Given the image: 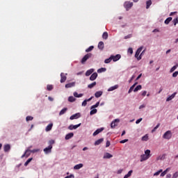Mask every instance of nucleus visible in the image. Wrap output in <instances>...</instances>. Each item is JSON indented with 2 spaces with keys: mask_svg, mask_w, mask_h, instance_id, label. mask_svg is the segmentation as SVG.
I'll return each instance as SVG.
<instances>
[{
  "mask_svg": "<svg viewBox=\"0 0 178 178\" xmlns=\"http://www.w3.org/2000/svg\"><path fill=\"white\" fill-rule=\"evenodd\" d=\"M92 54H91V53L87 54L86 55H85V56L82 58V59H81V63L82 65H85L86 63L87 62V60H88V59H90V58H92Z\"/></svg>",
  "mask_w": 178,
  "mask_h": 178,
  "instance_id": "obj_1",
  "label": "nucleus"
},
{
  "mask_svg": "<svg viewBox=\"0 0 178 178\" xmlns=\"http://www.w3.org/2000/svg\"><path fill=\"white\" fill-rule=\"evenodd\" d=\"M142 51L143 47H140L136 51L135 58H136L138 60H141V56H140V54L141 53Z\"/></svg>",
  "mask_w": 178,
  "mask_h": 178,
  "instance_id": "obj_2",
  "label": "nucleus"
},
{
  "mask_svg": "<svg viewBox=\"0 0 178 178\" xmlns=\"http://www.w3.org/2000/svg\"><path fill=\"white\" fill-rule=\"evenodd\" d=\"M163 138H165V140H170V138H172V131H167L163 135Z\"/></svg>",
  "mask_w": 178,
  "mask_h": 178,
  "instance_id": "obj_3",
  "label": "nucleus"
},
{
  "mask_svg": "<svg viewBox=\"0 0 178 178\" xmlns=\"http://www.w3.org/2000/svg\"><path fill=\"white\" fill-rule=\"evenodd\" d=\"M124 6L126 10H129V9H130L133 6V2L126 1L124 3Z\"/></svg>",
  "mask_w": 178,
  "mask_h": 178,
  "instance_id": "obj_4",
  "label": "nucleus"
},
{
  "mask_svg": "<svg viewBox=\"0 0 178 178\" xmlns=\"http://www.w3.org/2000/svg\"><path fill=\"white\" fill-rule=\"evenodd\" d=\"M120 122V120L119 118H117L114 120L111 123V129H115L118 124L116 123H119Z\"/></svg>",
  "mask_w": 178,
  "mask_h": 178,
  "instance_id": "obj_5",
  "label": "nucleus"
},
{
  "mask_svg": "<svg viewBox=\"0 0 178 178\" xmlns=\"http://www.w3.org/2000/svg\"><path fill=\"white\" fill-rule=\"evenodd\" d=\"M44 154H48L52 152V145H49L47 147L43 149Z\"/></svg>",
  "mask_w": 178,
  "mask_h": 178,
  "instance_id": "obj_6",
  "label": "nucleus"
},
{
  "mask_svg": "<svg viewBox=\"0 0 178 178\" xmlns=\"http://www.w3.org/2000/svg\"><path fill=\"white\" fill-rule=\"evenodd\" d=\"M80 126H81V123H79L76 125L70 124L68 127V129H69V130H76V129H79V127H80Z\"/></svg>",
  "mask_w": 178,
  "mask_h": 178,
  "instance_id": "obj_7",
  "label": "nucleus"
},
{
  "mask_svg": "<svg viewBox=\"0 0 178 178\" xmlns=\"http://www.w3.org/2000/svg\"><path fill=\"white\" fill-rule=\"evenodd\" d=\"M111 56L112 60H113L114 62H118V60H119V59L122 58V56H120V54H117L115 56L111 55Z\"/></svg>",
  "mask_w": 178,
  "mask_h": 178,
  "instance_id": "obj_8",
  "label": "nucleus"
},
{
  "mask_svg": "<svg viewBox=\"0 0 178 178\" xmlns=\"http://www.w3.org/2000/svg\"><path fill=\"white\" fill-rule=\"evenodd\" d=\"M81 114H80V113H77L72 115L70 118V120H74V119H79V118H81Z\"/></svg>",
  "mask_w": 178,
  "mask_h": 178,
  "instance_id": "obj_9",
  "label": "nucleus"
},
{
  "mask_svg": "<svg viewBox=\"0 0 178 178\" xmlns=\"http://www.w3.org/2000/svg\"><path fill=\"white\" fill-rule=\"evenodd\" d=\"M31 149H27L24 152V154L22 156V158H24V156H26V158H29V156H30L31 155Z\"/></svg>",
  "mask_w": 178,
  "mask_h": 178,
  "instance_id": "obj_10",
  "label": "nucleus"
},
{
  "mask_svg": "<svg viewBox=\"0 0 178 178\" xmlns=\"http://www.w3.org/2000/svg\"><path fill=\"white\" fill-rule=\"evenodd\" d=\"M102 131H104V128H99L97 129L92 134L93 137H95V136H98V134H99V133H102Z\"/></svg>",
  "mask_w": 178,
  "mask_h": 178,
  "instance_id": "obj_11",
  "label": "nucleus"
},
{
  "mask_svg": "<svg viewBox=\"0 0 178 178\" xmlns=\"http://www.w3.org/2000/svg\"><path fill=\"white\" fill-rule=\"evenodd\" d=\"M176 94H177V92H175L172 95H171L170 96H169L167 99H166V102H169V101H172V99H173V98H175L176 97Z\"/></svg>",
  "mask_w": 178,
  "mask_h": 178,
  "instance_id": "obj_12",
  "label": "nucleus"
},
{
  "mask_svg": "<svg viewBox=\"0 0 178 178\" xmlns=\"http://www.w3.org/2000/svg\"><path fill=\"white\" fill-rule=\"evenodd\" d=\"M97 77H98V74L97 72H95L90 76V80L91 81H94V80H95Z\"/></svg>",
  "mask_w": 178,
  "mask_h": 178,
  "instance_id": "obj_13",
  "label": "nucleus"
},
{
  "mask_svg": "<svg viewBox=\"0 0 178 178\" xmlns=\"http://www.w3.org/2000/svg\"><path fill=\"white\" fill-rule=\"evenodd\" d=\"M149 158V156L145 155V154H142L140 156V162H144V161H147V159H148Z\"/></svg>",
  "mask_w": 178,
  "mask_h": 178,
  "instance_id": "obj_14",
  "label": "nucleus"
},
{
  "mask_svg": "<svg viewBox=\"0 0 178 178\" xmlns=\"http://www.w3.org/2000/svg\"><path fill=\"white\" fill-rule=\"evenodd\" d=\"M84 165L83 163H79L74 166V170H79V169H81Z\"/></svg>",
  "mask_w": 178,
  "mask_h": 178,
  "instance_id": "obj_15",
  "label": "nucleus"
},
{
  "mask_svg": "<svg viewBox=\"0 0 178 178\" xmlns=\"http://www.w3.org/2000/svg\"><path fill=\"white\" fill-rule=\"evenodd\" d=\"M54 127V124L50 123L49 124L46 128H45V131H51V130H52V127Z\"/></svg>",
  "mask_w": 178,
  "mask_h": 178,
  "instance_id": "obj_16",
  "label": "nucleus"
},
{
  "mask_svg": "<svg viewBox=\"0 0 178 178\" xmlns=\"http://www.w3.org/2000/svg\"><path fill=\"white\" fill-rule=\"evenodd\" d=\"M3 150L4 152H9V151L10 150V145H5L3 147Z\"/></svg>",
  "mask_w": 178,
  "mask_h": 178,
  "instance_id": "obj_17",
  "label": "nucleus"
},
{
  "mask_svg": "<svg viewBox=\"0 0 178 178\" xmlns=\"http://www.w3.org/2000/svg\"><path fill=\"white\" fill-rule=\"evenodd\" d=\"M113 156L109 153H106L103 158L104 159H111V158H112Z\"/></svg>",
  "mask_w": 178,
  "mask_h": 178,
  "instance_id": "obj_18",
  "label": "nucleus"
},
{
  "mask_svg": "<svg viewBox=\"0 0 178 178\" xmlns=\"http://www.w3.org/2000/svg\"><path fill=\"white\" fill-rule=\"evenodd\" d=\"M119 88V85H115L114 86H111L108 89V92L114 91V90H118Z\"/></svg>",
  "mask_w": 178,
  "mask_h": 178,
  "instance_id": "obj_19",
  "label": "nucleus"
},
{
  "mask_svg": "<svg viewBox=\"0 0 178 178\" xmlns=\"http://www.w3.org/2000/svg\"><path fill=\"white\" fill-rule=\"evenodd\" d=\"M60 77H61V79H60V83H65V81H66V76H65V74L64 73H61L60 74Z\"/></svg>",
  "mask_w": 178,
  "mask_h": 178,
  "instance_id": "obj_20",
  "label": "nucleus"
},
{
  "mask_svg": "<svg viewBox=\"0 0 178 178\" xmlns=\"http://www.w3.org/2000/svg\"><path fill=\"white\" fill-rule=\"evenodd\" d=\"M102 94H104V92L102 91H97L95 93V98H99V97H101L102 95Z\"/></svg>",
  "mask_w": 178,
  "mask_h": 178,
  "instance_id": "obj_21",
  "label": "nucleus"
},
{
  "mask_svg": "<svg viewBox=\"0 0 178 178\" xmlns=\"http://www.w3.org/2000/svg\"><path fill=\"white\" fill-rule=\"evenodd\" d=\"M73 95L75 98H81V97H83V93H80L79 94L77 92H74L73 93Z\"/></svg>",
  "mask_w": 178,
  "mask_h": 178,
  "instance_id": "obj_22",
  "label": "nucleus"
},
{
  "mask_svg": "<svg viewBox=\"0 0 178 178\" xmlns=\"http://www.w3.org/2000/svg\"><path fill=\"white\" fill-rule=\"evenodd\" d=\"M104 142V138H102L100 139H98L95 142V145H99V144H102Z\"/></svg>",
  "mask_w": 178,
  "mask_h": 178,
  "instance_id": "obj_23",
  "label": "nucleus"
},
{
  "mask_svg": "<svg viewBox=\"0 0 178 178\" xmlns=\"http://www.w3.org/2000/svg\"><path fill=\"white\" fill-rule=\"evenodd\" d=\"M92 73H94V69L88 70L86 72V76H90V74H92Z\"/></svg>",
  "mask_w": 178,
  "mask_h": 178,
  "instance_id": "obj_24",
  "label": "nucleus"
},
{
  "mask_svg": "<svg viewBox=\"0 0 178 178\" xmlns=\"http://www.w3.org/2000/svg\"><path fill=\"white\" fill-rule=\"evenodd\" d=\"M104 42H99L98 44L99 49H101V51H102V49H104Z\"/></svg>",
  "mask_w": 178,
  "mask_h": 178,
  "instance_id": "obj_25",
  "label": "nucleus"
},
{
  "mask_svg": "<svg viewBox=\"0 0 178 178\" xmlns=\"http://www.w3.org/2000/svg\"><path fill=\"white\" fill-rule=\"evenodd\" d=\"M151 5H152V1L151 0H148L146 2V9H149V6H151Z\"/></svg>",
  "mask_w": 178,
  "mask_h": 178,
  "instance_id": "obj_26",
  "label": "nucleus"
},
{
  "mask_svg": "<svg viewBox=\"0 0 178 178\" xmlns=\"http://www.w3.org/2000/svg\"><path fill=\"white\" fill-rule=\"evenodd\" d=\"M166 156L165 154H163L162 156H159L156 158V161H163V159H165V157Z\"/></svg>",
  "mask_w": 178,
  "mask_h": 178,
  "instance_id": "obj_27",
  "label": "nucleus"
},
{
  "mask_svg": "<svg viewBox=\"0 0 178 178\" xmlns=\"http://www.w3.org/2000/svg\"><path fill=\"white\" fill-rule=\"evenodd\" d=\"M138 83L136 82L132 86H131V88H129L128 93L130 94V92H131V91H133L134 90V87H136V86H137Z\"/></svg>",
  "mask_w": 178,
  "mask_h": 178,
  "instance_id": "obj_28",
  "label": "nucleus"
},
{
  "mask_svg": "<svg viewBox=\"0 0 178 178\" xmlns=\"http://www.w3.org/2000/svg\"><path fill=\"white\" fill-rule=\"evenodd\" d=\"M172 17H168V18L165 20V22H164L165 24H169V23H170V22H172Z\"/></svg>",
  "mask_w": 178,
  "mask_h": 178,
  "instance_id": "obj_29",
  "label": "nucleus"
},
{
  "mask_svg": "<svg viewBox=\"0 0 178 178\" xmlns=\"http://www.w3.org/2000/svg\"><path fill=\"white\" fill-rule=\"evenodd\" d=\"M76 86V82H71L67 83V88H72V87H74Z\"/></svg>",
  "mask_w": 178,
  "mask_h": 178,
  "instance_id": "obj_30",
  "label": "nucleus"
},
{
  "mask_svg": "<svg viewBox=\"0 0 178 178\" xmlns=\"http://www.w3.org/2000/svg\"><path fill=\"white\" fill-rule=\"evenodd\" d=\"M67 111V108H64L63 109H62L59 113L60 116H62V115H65V113H66Z\"/></svg>",
  "mask_w": 178,
  "mask_h": 178,
  "instance_id": "obj_31",
  "label": "nucleus"
},
{
  "mask_svg": "<svg viewBox=\"0 0 178 178\" xmlns=\"http://www.w3.org/2000/svg\"><path fill=\"white\" fill-rule=\"evenodd\" d=\"M133 173V170H131L128 172L127 175H124V178H129L130 176H131V174Z\"/></svg>",
  "mask_w": 178,
  "mask_h": 178,
  "instance_id": "obj_32",
  "label": "nucleus"
},
{
  "mask_svg": "<svg viewBox=\"0 0 178 178\" xmlns=\"http://www.w3.org/2000/svg\"><path fill=\"white\" fill-rule=\"evenodd\" d=\"M141 88H143V86H141V85H138L134 88V92H137V91H139Z\"/></svg>",
  "mask_w": 178,
  "mask_h": 178,
  "instance_id": "obj_33",
  "label": "nucleus"
},
{
  "mask_svg": "<svg viewBox=\"0 0 178 178\" xmlns=\"http://www.w3.org/2000/svg\"><path fill=\"white\" fill-rule=\"evenodd\" d=\"M97 86V82H93L88 86V88H94Z\"/></svg>",
  "mask_w": 178,
  "mask_h": 178,
  "instance_id": "obj_34",
  "label": "nucleus"
},
{
  "mask_svg": "<svg viewBox=\"0 0 178 178\" xmlns=\"http://www.w3.org/2000/svg\"><path fill=\"white\" fill-rule=\"evenodd\" d=\"M69 102H76V98L73 96H70L68 97Z\"/></svg>",
  "mask_w": 178,
  "mask_h": 178,
  "instance_id": "obj_35",
  "label": "nucleus"
},
{
  "mask_svg": "<svg viewBox=\"0 0 178 178\" xmlns=\"http://www.w3.org/2000/svg\"><path fill=\"white\" fill-rule=\"evenodd\" d=\"M104 72H106V68L105 67H102L97 70V73H104Z\"/></svg>",
  "mask_w": 178,
  "mask_h": 178,
  "instance_id": "obj_36",
  "label": "nucleus"
},
{
  "mask_svg": "<svg viewBox=\"0 0 178 178\" xmlns=\"http://www.w3.org/2000/svg\"><path fill=\"white\" fill-rule=\"evenodd\" d=\"M168 172H169V168H167L165 170H164L163 172H161V177H163L166 173H168Z\"/></svg>",
  "mask_w": 178,
  "mask_h": 178,
  "instance_id": "obj_37",
  "label": "nucleus"
},
{
  "mask_svg": "<svg viewBox=\"0 0 178 178\" xmlns=\"http://www.w3.org/2000/svg\"><path fill=\"white\" fill-rule=\"evenodd\" d=\"M47 91H52V90H54V86L52 85H47Z\"/></svg>",
  "mask_w": 178,
  "mask_h": 178,
  "instance_id": "obj_38",
  "label": "nucleus"
},
{
  "mask_svg": "<svg viewBox=\"0 0 178 178\" xmlns=\"http://www.w3.org/2000/svg\"><path fill=\"white\" fill-rule=\"evenodd\" d=\"M102 38L104 40H108V32H104L102 35Z\"/></svg>",
  "mask_w": 178,
  "mask_h": 178,
  "instance_id": "obj_39",
  "label": "nucleus"
},
{
  "mask_svg": "<svg viewBox=\"0 0 178 178\" xmlns=\"http://www.w3.org/2000/svg\"><path fill=\"white\" fill-rule=\"evenodd\" d=\"M111 62H112V57H111V56H110V58H106L104 60V63H111Z\"/></svg>",
  "mask_w": 178,
  "mask_h": 178,
  "instance_id": "obj_40",
  "label": "nucleus"
},
{
  "mask_svg": "<svg viewBox=\"0 0 178 178\" xmlns=\"http://www.w3.org/2000/svg\"><path fill=\"white\" fill-rule=\"evenodd\" d=\"M94 49V46H90L86 49V52H91Z\"/></svg>",
  "mask_w": 178,
  "mask_h": 178,
  "instance_id": "obj_41",
  "label": "nucleus"
},
{
  "mask_svg": "<svg viewBox=\"0 0 178 178\" xmlns=\"http://www.w3.org/2000/svg\"><path fill=\"white\" fill-rule=\"evenodd\" d=\"M99 106V102H97L95 105L90 107V109H94L95 108H98Z\"/></svg>",
  "mask_w": 178,
  "mask_h": 178,
  "instance_id": "obj_42",
  "label": "nucleus"
},
{
  "mask_svg": "<svg viewBox=\"0 0 178 178\" xmlns=\"http://www.w3.org/2000/svg\"><path fill=\"white\" fill-rule=\"evenodd\" d=\"M97 108H93L90 112V115H95V113H97Z\"/></svg>",
  "mask_w": 178,
  "mask_h": 178,
  "instance_id": "obj_43",
  "label": "nucleus"
},
{
  "mask_svg": "<svg viewBox=\"0 0 178 178\" xmlns=\"http://www.w3.org/2000/svg\"><path fill=\"white\" fill-rule=\"evenodd\" d=\"M31 161H33V158L29 159L24 163V166H27V165H29V163H30L31 162Z\"/></svg>",
  "mask_w": 178,
  "mask_h": 178,
  "instance_id": "obj_44",
  "label": "nucleus"
},
{
  "mask_svg": "<svg viewBox=\"0 0 178 178\" xmlns=\"http://www.w3.org/2000/svg\"><path fill=\"white\" fill-rule=\"evenodd\" d=\"M178 67V65H174L170 70V73H173V71H175V70H177Z\"/></svg>",
  "mask_w": 178,
  "mask_h": 178,
  "instance_id": "obj_45",
  "label": "nucleus"
},
{
  "mask_svg": "<svg viewBox=\"0 0 178 178\" xmlns=\"http://www.w3.org/2000/svg\"><path fill=\"white\" fill-rule=\"evenodd\" d=\"M159 126H161V124H157V125L152 130V133H154V131H156V129L159 128Z\"/></svg>",
  "mask_w": 178,
  "mask_h": 178,
  "instance_id": "obj_46",
  "label": "nucleus"
},
{
  "mask_svg": "<svg viewBox=\"0 0 178 178\" xmlns=\"http://www.w3.org/2000/svg\"><path fill=\"white\" fill-rule=\"evenodd\" d=\"M142 141H148V135H145L142 137Z\"/></svg>",
  "mask_w": 178,
  "mask_h": 178,
  "instance_id": "obj_47",
  "label": "nucleus"
},
{
  "mask_svg": "<svg viewBox=\"0 0 178 178\" xmlns=\"http://www.w3.org/2000/svg\"><path fill=\"white\" fill-rule=\"evenodd\" d=\"M172 23H173L174 26H176V24H177V23H178V17H177L175 19H174L172 20Z\"/></svg>",
  "mask_w": 178,
  "mask_h": 178,
  "instance_id": "obj_48",
  "label": "nucleus"
},
{
  "mask_svg": "<svg viewBox=\"0 0 178 178\" xmlns=\"http://www.w3.org/2000/svg\"><path fill=\"white\" fill-rule=\"evenodd\" d=\"M73 136H74V134H73L72 132L67 134V140L72 138Z\"/></svg>",
  "mask_w": 178,
  "mask_h": 178,
  "instance_id": "obj_49",
  "label": "nucleus"
},
{
  "mask_svg": "<svg viewBox=\"0 0 178 178\" xmlns=\"http://www.w3.org/2000/svg\"><path fill=\"white\" fill-rule=\"evenodd\" d=\"M163 170L162 169L159 170V171L156 172L154 174V176H159V174L162 173Z\"/></svg>",
  "mask_w": 178,
  "mask_h": 178,
  "instance_id": "obj_50",
  "label": "nucleus"
},
{
  "mask_svg": "<svg viewBox=\"0 0 178 178\" xmlns=\"http://www.w3.org/2000/svg\"><path fill=\"white\" fill-rule=\"evenodd\" d=\"M149 154H151V150H149V149H147L145 152V155H146L147 156H149Z\"/></svg>",
  "mask_w": 178,
  "mask_h": 178,
  "instance_id": "obj_51",
  "label": "nucleus"
},
{
  "mask_svg": "<svg viewBox=\"0 0 178 178\" xmlns=\"http://www.w3.org/2000/svg\"><path fill=\"white\" fill-rule=\"evenodd\" d=\"M33 119H34V118H33V117H31V116H27V117L26 118V122H30V120H33Z\"/></svg>",
  "mask_w": 178,
  "mask_h": 178,
  "instance_id": "obj_52",
  "label": "nucleus"
},
{
  "mask_svg": "<svg viewBox=\"0 0 178 178\" xmlns=\"http://www.w3.org/2000/svg\"><path fill=\"white\" fill-rule=\"evenodd\" d=\"M31 152H32V154H35V152H40V149H34L33 150H31Z\"/></svg>",
  "mask_w": 178,
  "mask_h": 178,
  "instance_id": "obj_53",
  "label": "nucleus"
},
{
  "mask_svg": "<svg viewBox=\"0 0 178 178\" xmlns=\"http://www.w3.org/2000/svg\"><path fill=\"white\" fill-rule=\"evenodd\" d=\"M128 52H129V54H131V55H133V48L129 47V48L128 49Z\"/></svg>",
  "mask_w": 178,
  "mask_h": 178,
  "instance_id": "obj_54",
  "label": "nucleus"
},
{
  "mask_svg": "<svg viewBox=\"0 0 178 178\" xmlns=\"http://www.w3.org/2000/svg\"><path fill=\"white\" fill-rule=\"evenodd\" d=\"M177 76H178V71H176L172 74V77H177Z\"/></svg>",
  "mask_w": 178,
  "mask_h": 178,
  "instance_id": "obj_55",
  "label": "nucleus"
},
{
  "mask_svg": "<svg viewBox=\"0 0 178 178\" xmlns=\"http://www.w3.org/2000/svg\"><path fill=\"white\" fill-rule=\"evenodd\" d=\"M127 141H129V139H124L121 140L120 143V144H124V143H127Z\"/></svg>",
  "mask_w": 178,
  "mask_h": 178,
  "instance_id": "obj_56",
  "label": "nucleus"
},
{
  "mask_svg": "<svg viewBox=\"0 0 178 178\" xmlns=\"http://www.w3.org/2000/svg\"><path fill=\"white\" fill-rule=\"evenodd\" d=\"M178 177V172H176L173 174L172 178H177Z\"/></svg>",
  "mask_w": 178,
  "mask_h": 178,
  "instance_id": "obj_57",
  "label": "nucleus"
},
{
  "mask_svg": "<svg viewBox=\"0 0 178 178\" xmlns=\"http://www.w3.org/2000/svg\"><path fill=\"white\" fill-rule=\"evenodd\" d=\"M82 106H87V101L86 99L82 102Z\"/></svg>",
  "mask_w": 178,
  "mask_h": 178,
  "instance_id": "obj_58",
  "label": "nucleus"
},
{
  "mask_svg": "<svg viewBox=\"0 0 178 178\" xmlns=\"http://www.w3.org/2000/svg\"><path fill=\"white\" fill-rule=\"evenodd\" d=\"M49 145H52L53 144H55V140H49Z\"/></svg>",
  "mask_w": 178,
  "mask_h": 178,
  "instance_id": "obj_59",
  "label": "nucleus"
},
{
  "mask_svg": "<svg viewBox=\"0 0 178 178\" xmlns=\"http://www.w3.org/2000/svg\"><path fill=\"white\" fill-rule=\"evenodd\" d=\"M142 120H143V118H139L138 120H137L136 121V124H138V123H140V122H142Z\"/></svg>",
  "mask_w": 178,
  "mask_h": 178,
  "instance_id": "obj_60",
  "label": "nucleus"
},
{
  "mask_svg": "<svg viewBox=\"0 0 178 178\" xmlns=\"http://www.w3.org/2000/svg\"><path fill=\"white\" fill-rule=\"evenodd\" d=\"M128 38H131V34L127 35V36H124V40H127Z\"/></svg>",
  "mask_w": 178,
  "mask_h": 178,
  "instance_id": "obj_61",
  "label": "nucleus"
},
{
  "mask_svg": "<svg viewBox=\"0 0 178 178\" xmlns=\"http://www.w3.org/2000/svg\"><path fill=\"white\" fill-rule=\"evenodd\" d=\"M145 95H147V91H146V90L143 91V92H142V96H143V97H145Z\"/></svg>",
  "mask_w": 178,
  "mask_h": 178,
  "instance_id": "obj_62",
  "label": "nucleus"
},
{
  "mask_svg": "<svg viewBox=\"0 0 178 178\" xmlns=\"http://www.w3.org/2000/svg\"><path fill=\"white\" fill-rule=\"evenodd\" d=\"M109 145H111V142H109V140H107L106 144V147H109Z\"/></svg>",
  "mask_w": 178,
  "mask_h": 178,
  "instance_id": "obj_63",
  "label": "nucleus"
},
{
  "mask_svg": "<svg viewBox=\"0 0 178 178\" xmlns=\"http://www.w3.org/2000/svg\"><path fill=\"white\" fill-rule=\"evenodd\" d=\"M74 178V175H73V174H71L70 175H68L67 176V178Z\"/></svg>",
  "mask_w": 178,
  "mask_h": 178,
  "instance_id": "obj_64",
  "label": "nucleus"
}]
</instances>
